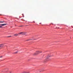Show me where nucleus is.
<instances>
[{"mask_svg":"<svg viewBox=\"0 0 73 73\" xmlns=\"http://www.w3.org/2000/svg\"><path fill=\"white\" fill-rule=\"evenodd\" d=\"M51 57V56L50 55H48V56H47V58L45 60V61H49L50 59L49 58Z\"/></svg>","mask_w":73,"mask_h":73,"instance_id":"f257e3e1","label":"nucleus"},{"mask_svg":"<svg viewBox=\"0 0 73 73\" xmlns=\"http://www.w3.org/2000/svg\"><path fill=\"white\" fill-rule=\"evenodd\" d=\"M9 70V69L8 68H5L3 70V72H4V73H7Z\"/></svg>","mask_w":73,"mask_h":73,"instance_id":"f03ea898","label":"nucleus"},{"mask_svg":"<svg viewBox=\"0 0 73 73\" xmlns=\"http://www.w3.org/2000/svg\"><path fill=\"white\" fill-rule=\"evenodd\" d=\"M42 51H36V53L34 54V56H36V54H39V53H42Z\"/></svg>","mask_w":73,"mask_h":73,"instance_id":"7ed1b4c3","label":"nucleus"},{"mask_svg":"<svg viewBox=\"0 0 73 73\" xmlns=\"http://www.w3.org/2000/svg\"><path fill=\"white\" fill-rule=\"evenodd\" d=\"M18 34L19 35L20 34H22V35H25V33L21 32V33H18Z\"/></svg>","mask_w":73,"mask_h":73,"instance_id":"20e7f679","label":"nucleus"},{"mask_svg":"<svg viewBox=\"0 0 73 73\" xmlns=\"http://www.w3.org/2000/svg\"><path fill=\"white\" fill-rule=\"evenodd\" d=\"M4 44H0V47H3V46H4Z\"/></svg>","mask_w":73,"mask_h":73,"instance_id":"39448f33","label":"nucleus"},{"mask_svg":"<svg viewBox=\"0 0 73 73\" xmlns=\"http://www.w3.org/2000/svg\"><path fill=\"white\" fill-rule=\"evenodd\" d=\"M21 73H29V72L24 71Z\"/></svg>","mask_w":73,"mask_h":73,"instance_id":"423d86ee","label":"nucleus"},{"mask_svg":"<svg viewBox=\"0 0 73 73\" xmlns=\"http://www.w3.org/2000/svg\"><path fill=\"white\" fill-rule=\"evenodd\" d=\"M8 24H2V25L3 26H4V25H7Z\"/></svg>","mask_w":73,"mask_h":73,"instance_id":"0eeeda50","label":"nucleus"},{"mask_svg":"<svg viewBox=\"0 0 73 73\" xmlns=\"http://www.w3.org/2000/svg\"><path fill=\"white\" fill-rule=\"evenodd\" d=\"M14 36H19V35L17 34H15L14 35Z\"/></svg>","mask_w":73,"mask_h":73,"instance_id":"6e6552de","label":"nucleus"},{"mask_svg":"<svg viewBox=\"0 0 73 73\" xmlns=\"http://www.w3.org/2000/svg\"><path fill=\"white\" fill-rule=\"evenodd\" d=\"M2 24H0V28H2Z\"/></svg>","mask_w":73,"mask_h":73,"instance_id":"1a4fd4ad","label":"nucleus"},{"mask_svg":"<svg viewBox=\"0 0 73 73\" xmlns=\"http://www.w3.org/2000/svg\"><path fill=\"white\" fill-rule=\"evenodd\" d=\"M24 26H24V25H22V26H19V27H24ZM28 26V25H26V26Z\"/></svg>","mask_w":73,"mask_h":73,"instance_id":"9d476101","label":"nucleus"},{"mask_svg":"<svg viewBox=\"0 0 73 73\" xmlns=\"http://www.w3.org/2000/svg\"><path fill=\"white\" fill-rule=\"evenodd\" d=\"M0 23H6V22H5L4 21H0Z\"/></svg>","mask_w":73,"mask_h":73,"instance_id":"9b49d317","label":"nucleus"},{"mask_svg":"<svg viewBox=\"0 0 73 73\" xmlns=\"http://www.w3.org/2000/svg\"><path fill=\"white\" fill-rule=\"evenodd\" d=\"M12 37V36H7L6 37Z\"/></svg>","mask_w":73,"mask_h":73,"instance_id":"f8f14e48","label":"nucleus"},{"mask_svg":"<svg viewBox=\"0 0 73 73\" xmlns=\"http://www.w3.org/2000/svg\"><path fill=\"white\" fill-rule=\"evenodd\" d=\"M17 52H18V51H17V52H15V53H17Z\"/></svg>","mask_w":73,"mask_h":73,"instance_id":"ddd939ff","label":"nucleus"},{"mask_svg":"<svg viewBox=\"0 0 73 73\" xmlns=\"http://www.w3.org/2000/svg\"><path fill=\"white\" fill-rule=\"evenodd\" d=\"M32 40V39H29L27 40V41H29V40Z\"/></svg>","mask_w":73,"mask_h":73,"instance_id":"4468645a","label":"nucleus"},{"mask_svg":"<svg viewBox=\"0 0 73 73\" xmlns=\"http://www.w3.org/2000/svg\"><path fill=\"white\" fill-rule=\"evenodd\" d=\"M2 57H3V56H0V58H1Z\"/></svg>","mask_w":73,"mask_h":73,"instance_id":"2eb2a0df","label":"nucleus"},{"mask_svg":"<svg viewBox=\"0 0 73 73\" xmlns=\"http://www.w3.org/2000/svg\"><path fill=\"white\" fill-rule=\"evenodd\" d=\"M38 38H35V39H34L33 40H37V39Z\"/></svg>","mask_w":73,"mask_h":73,"instance_id":"dca6fc26","label":"nucleus"},{"mask_svg":"<svg viewBox=\"0 0 73 73\" xmlns=\"http://www.w3.org/2000/svg\"><path fill=\"white\" fill-rule=\"evenodd\" d=\"M22 15H23V17H24V14H23Z\"/></svg>","mask_w":73,"mask_h":73,"instance_id":"f3484780","label":"nucleus"},{"mask_svg":"<svg viewBox=\"0 0 73 73\" xmlns=\"http://www.w3.org/2000/svg\"><path fill=\"white\" fill-rule=\"evenodd\" d=\"M33 23H35V22L34 21L33 22Z\"/></svg>","mask_w":73,"mask_h":73,"instance_id":"a211bd4d","label":"nucleus"},{"mask_svg":"<svg viewBox=\"0 0 73 73\" xmlns=\"http://www.w3.org/2000/svg\"><path fill=\"white\" fill-rule=\"evenodd\" d=\"M40 24H41V23H40Z\"/></svg>","mask_w":73,"mask_h":73,"instance_id":"6ab92c4d","label":"nucleus"},{"mask_svg":"<svg viewBox=\"0 0 73 73\" xmlns=\"http://www.w3.org/2000/svg\"><path fill=\"white\" fill-rule=\"evenodd\" d=\"M39 72H41V71H40Z\"/></svg>","mask_w":73,"mask_h":73,"instance_id":"aec40b11","label":"nucleus"}]
</instances>
